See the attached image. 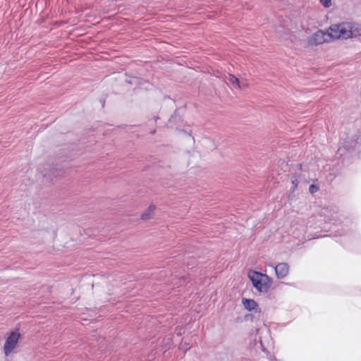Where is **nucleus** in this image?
I'll list each match as a JSON object with an SVG mask.
<instances>
[{
    "label": "nucleus",
    "mask_w": 361,
    "mask_h": 361,
    "mask_svg": "<svg viewBox=\"0 0 361 361\" xmlns=\"http://www.w3.org/2000/svg\"><path fill=\"white\" fill-rule=\"evenodd\" d=\"M331 39L357 37L361 36V25L353 23L334 24L329 28Z\"/></svg>",
    "instance_id": "f257e3e1"
},
{
    "label": "nucleus",
    "mask_w": 361,
    "mask_h": 361,
    "mask_svg": "<svg viewBox=\"0 0 361 361\" xmlns=\"http://www.w3.org/2000/svg\"><path fill=\"white\" fill-rule=\"evenodd\" d=\"M248 277L253 286L261 293H267L271 285V279L267 274L256 271H250Z\"/></svg>",
    "instance_id": "f03ea898"
},
{
    "label": "nucleus",
    "mask_w": 361,
    "mask_h": 361,
    "mask_svg": "<svg viewBox=\"0 0 361 361\" xmlns=\"http://www.w3.org/2000/svg\"><path fill=\"white\" fill-rule=\"evenodd\" d=\"M331 39L329 32H325L322 30H318L308 39L307 43L310 46H317L329 42Z\"/></svg>",
    "instance_id": "7ed1b4c3"
},
{
    "label": "nucleus",
    "mask_w": 361,
    "mask_h": 361,
    "mask_svg": "<svg viewBox=\"0 0 361 361\" xmlns=\"http://www.w3.org/2000/svg\"><path fill=\"white\" fill-rule=\"evenodd\" d=\"M20 337V334L16 331H12L11 334L7 337L4 345V353L6 356H8L13 350L16 348Z\"/></svg>",
    "instance_id": "20e7f679"
},
{
    "label": "nucleus",
    "mask_w": 361,
    "mask_h": 361,
    "mask_svg": "<svg viewBox=\"0 0 361 361\" xmlns=\"http://www.w3.org/2000/svg\"><path fill=\"white\" fill-rule=\"evenodd\" d=\"M275 272L278 279L285 278L289 272V266L287 263H279L274 267Z\"/></svg>",
    "instance_id": "39448f33"
},
{
    "label": "nucleus",
    "mask_w": 361,
    "mask_h": 361,
    "mask_svg": "<svg viewBox=\"0 0 361 361\" xmlns=\"http://www.w3.org/2000/svg\"><path fill=\"white\" fill-rule=\"evenodd\" d=\"M242 303L244 307L249 311L255 310L258 307L257 303L252 299L243 298Z\"/></svg>",
    "instance_id": "423d86ee"
},
{
    "label": "nucleus",
    "mask_w": 361,
    "mask_h": 361,
    "mask_svg": "<svg viewBox=\"0 0 361 361\" xmlns=\"http://www.w3.org/2000/svg\"><path fill=\"white\" fill-rule=\"evenodd\" d=\"M225 80L236 88H241L240 82L238 78L231 74L226 76Z\"/></svg>",
    "instance_id": "0eeeda50"
},
{
    "label": "nucleus",
    "mask_w": 361,
    "mask_h": 361,
    "mask_svg": "<svg viewBox=\"0 0 361 361\" xmlns=\"http://www.w3.org/2000/svg\"><path fill=\"white\" fill-rule=\"evenodd\" d=\"M155 209L154 205H150L142 214L141 218L143 220H148L153 216L154 211Z\"/></svg>",
    "instance_id": "6e6552de"
},
{
    "label": "nucleus",
    "mask_w": 361,
    "mask_h": 361,
    "mask_svg": "<svg viewBox=\"0 0 361 361\" xmlns=\"http://www.w3.org/2000/svg\"><path fill=\"white\" fill-rule=\"evenodd\" d=\"M63 173L61 170H59L58 169H53L49 171H46L44 174V177H49L51 180L53 179V177H58L61 176Z\"/></svg>",
    "instance_id": "1a4fd4ad"
},
{
    "label": "nucleus",
    "mask_w": 361,
    "mask_h": 361,
    "mask_svg": "<svg viewBox=\"0 0 361 361\" xmlns=\"http://www.w3.org/2000/svg\"><path fill=\"white\" fill-rule=\"evenodd\" d=\"M319 2L324 8H329L331 6V0H319Z\"/></svg>",
    "instance_id": "9d476101"
},
{
    "label": "nucleus",
    "mask_w": 361,
    "mask_h": 361,
    "mask_svg": "<svg viewBox=\"0 0 361 361\" xmlns=\"http://www.w3.org/2000/svg\"><path fill=\"white\" fill-rule=\"evenodd\" d=\"M291 183H292L291 190L293 191H294L297 188V187H298V180L296 178L293 177L292 180H291Z\"/></svg>",
    "instance_id": "9b49d317"
},
{
    "label": "nucleus",
    "mask_w": 361,
    "mask_h": 361,
    "mask_svg": "<svg viewBox=\"0 0 361 361\" xmlns=\"http://www.w3.org/2000/svg\"><path fill=\"white\" fill-rule=\"evenodd\" d=\"M318 190H319V188L314 185H311L309 188L310 192L311 194L315 193L316 192L318 191Z\"/></svg>",
    "instance_id": "f8f14e48"
},
{
    "label": "nucleus",
    "mask_w": 361,
    "mask_h": 361,
    "mask_svg": "<svg viewBox=\"0 0 361 361\" xmlns=\"http://www.w3.org/2000/svg\"><path fill=\"white\" fill-rule=\"evenodd\" d=\"M240 85H241V88H240V89H242V88H245V87H247V84L243 83V82H242V83L240 82Z\"/></svg>",
    "instance_id": "ddd939ff"
},
{
    "label": "nucleus",
    "mask_w": 361,
    "mask_h": 361,
    "mask_svg": "<svg viewBox=\"0 0 361 361\" xmlns=\"http://www.w3.org/2000/svg\"><path fill=\"white\" fill-rule=\"evenodd\" d=\"M355 147V145H351V146H347L348 148L349 147Z\"/></svg>",
    "instance_id": "4468645a"
},
{
    "label": "nucleus",
    "mask_w": 361,
    "mask_h": 361,
    "mask_svg": "<svg viewBox=\"0 0 361 361\" xmlns=\"http://www.w3.org/2000/svg\"><path fill=\"white\" fill-rule=\"evenodd\" d=\"M341 150H342V148H341V147H339V148H338V152H341Z\"/></svg>",
    "instance_id": "2eb2a0df"
}]
</instances>
